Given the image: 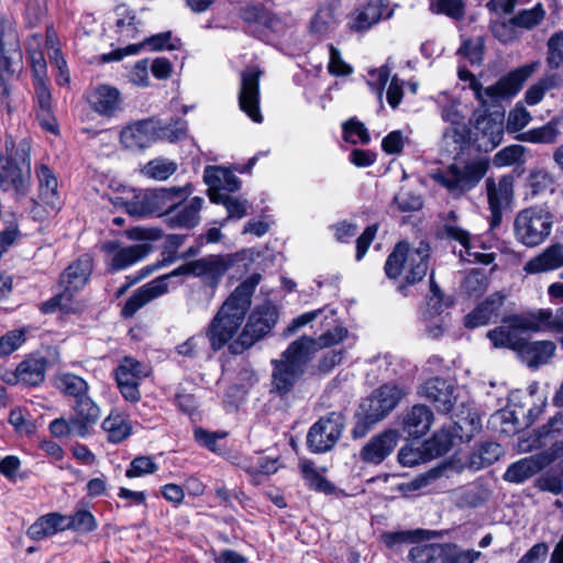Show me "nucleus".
I'll return each instance as SVG.
<instances>
[{"label":"nucleus","mask_w":563,"mask_h":563,"mask_svg":"<svg viewBox=\"0 0 563 563\" xmlns=\"http://www.w3.org/2000/svg\"><path fill=\"white\" fill-rule=\"evenodd\" d=\"M228 269V262L220 255H210L187 262L173 272L162 275L137 288L125 302L122 314L131 318L146 303L167 294L169 280L174 277L194 275L202 278L211 287H216Z\"/></svg>","instance_id":"nucleus-1"},{"label":"nucleus","mask_w":563,"mask_h":563,"mask_svg":"<svg viewBox=\"0 0 563 563\" xmlns=\"http://www.w3.org/2000/svg\"><path fill=\"white\" fill-rule=\"evenodd\" d=\"M260 280V274H253L246 278L234 289L212 319L206 335L214 351L228 344L241 328Z\"/></svg>","instance_id":"nucleus-2"},{"label":"nucleus","mask_w":563,"mask_h":563,"mask_svg":"<svg viewBox=\"0 0 563 563\" xmlns=\"http://www.w3.org/2000/svg\"><path fill=\"white\" fill-rule=\"evenodd\" d=\"M313 344L309 336H301L282 353L279 360L272 361V391L279 396L291 391L312 358Z\"/></svg>","instance_id":"nucleus-3"},{"label":"nucleus","mask_w":563,"mask_h":563,"mask_svg":"<svg viewBox=\"0 0 563 563\" xmlns=\"http://www.w3.org/2000/svg\"><path fill=\"white\" fill-rule=\"evenodd\" d=\"M22 51L16 30L10 22L0 26V106L11 117L15 109L12 82L22 70Z\"/></svg>","instance_id":"nucleus-4"},{"label":"nucleus","mask_w":563,"mask_h":563,"mask_svg":"<svg viewBox=\"0 0 563 563\" xmlns=\"http://www.w3.org/2000/svg\"><path fill=\"white\" fill-rule=\"evenodd\" d=\"M539 65V62L523 65L487 88H483L482 84L466 68L459 69V78L463 81H470V88L474 91L476 99L483 106H486L489 101L495 102L516 96L523 82L538 69Z\"/></svg>","instance_id":"nucleus-5"},{"label":"nucleus","mask_w":563,"mask_h":563,"mask_svg":"<svg viewBox=\"0 0 563 563\" xmlns=\"http://www.w3.org/2000/svg\"><path fill=\"white\" fill-rule=\"evenodd\" d=\"M428 244L420 242L411 249L407 242H399L385 263V273L389 278L404 276L407 284L420 282L428 272Z\"/></svg>","instance_id":"nucleus-6"},{"label":"nucleus","mask_w":563,"mask_h":563,"mask_svg":"<svg viewBox=\"0 0 563 563\" xmlns=\"http://www.w3.org/2000/svg\"><path fill=\"white\" fill-rule=\"evenodd\" d=\"M69 418L59 417L51 421L49 432L55 438H89L101 418L99 405L89 396L75 401Z\"/></svg>","instance_id":"nucleus-7"},{"label":"nucleus","mask_w":563,"mask_h":563,"mask_svg":"<svg viewBox=\"0 0 563 563\" xmlns=\"http://www.w3.org/2000/svg\"><path fill=\"white\" fill-rule=\"evenodd\" d=\"M487 169V161L478 158L451 164L445 168L433 172L430 176L437 184L445 188L451 196L460 198L479 183Z\"/></svg>","instance_id":"nucleus-8"},{"label":"nucleus","mask_w":563,"mask_h":563,"mask_svg":"<svg viewBox=\"0 0 563 563\" xmlns=\"http://www.w3.org/2000/svg\"><path fill=\"white\" fill-rule=\"evenodd\" d=\"M553 227V216L550 211L531 207L517 213L514 221V234L520 244L536 247L550 235Z\"/></svg>","instance_id":"nucleus-9"},{"label":"nucleus","mask_w":563,"mask_h":563,"mask_svg":"<svg viewBox=\"0 0 563 563\" xmlns=\"http://www.w3.org/2000/svg\"><path fill=\"white\" fill-rule=\"evenodd\" d=\"M277 320L278 310L274 305L265 302L255 307L250 313L242 332L230 344L231 352L240 354L253 346L273 330Z\"/></svg>","instance_id":"nucleus-10"},{"label":"nucleus","mask_w":563,"mask_h":563,"mask_svg":"<svg viewBox=\"0 0 563 563\" xmlns=\"http://www.w3.org/2000/svg\"><path fill=\"white\" fill-rule=\"evenodd\" d=\"M31 187V158L25 148L20 162L13 157H0V189L20 199L27 195Z\"/></svg>","instance_id":"nucleus-11"},{"label":"nucleus","mask_w":563,"mask_h":563,"mask_svg":"<svg viewBox=\"0 0 563 563\" xmlns=\"http://www.w3.org/2000/svg\"><path fill=\"white\" fill-rule=\"evenodd\" d=\"M151 373L148 364L132 356L122 357L114 371V377L123 398L130 402H137L141 399L140 385Z\"/></svg>","instance_id":"nucleus-12"},{"label":"nucleus","mask_w":563,"mask_h":563,"mask_svg":"<svg viewBox=\"0 0 563 563\" xmlns=\"http://www.w3.org/2000/svg\"><path fill=\"white\" fill-rule=\"evenodd\" d=\"M561 456H563V442H558L552 449L511 463L503 477L506 482L521 484Z\"/></svg>","instance_id":"nucleus-13"},{"label":"nucleus","mask_w":563,"mask_h":563,"mask_svg":"<svg viewBox=\"0 0 563 563\" xmlns=\"http://www.w3.org/2000/svg\"><path fill=\"white\" fill-rule=\"evenodd\" d=\"M344 426L343 416L339 412H330L320 418L309 430L307 442L316 453L331 450L341 437Z\"/></svg>","instance_id":"nucleus-14"},{"label":"nucleus","mask_w":563,"mask_h":563,"mask_svg":"<svg viewBox=\"0 0 563 563\" xmlns=\"http://www.w3.org/2000/svg\"><path fill=\"white\" fill-rule=\"evenodd\" d=\"M101 251L106 255L108 271L114 273L144 260L152 251V246L147 243L123 245L119 241H107L102 243Z\"/></svg>","instance_id":"nucleus-15"},{"label":"nucleus","mask_w":563,"mask_h":563,"mask_svg":"<svg viewBox=\"0 0 563 563\" xmlns=\"http://www.w3.org/2000/svg\"><path fill=\"white\" fill-rule=\"evenodd\" d=\"M485 187L490 211V228L495 229L501 222L503 212L510 208L514 200V177L504 175L497 180L487 178Z\"/></svg>","instance_id":"nucleus-16"},{"label":"nucleus","mask_w":563,"mask_h":563,"mask_svg":"<svg viewBox=\"0 0 563 563\" xmlns=\"http://www.w3.org/2000/svg\"><path fill=\"white\" fill-rule=\"evenodd\" d=\"M262 71L252 67L241 73L239 91L240 109L254 122L261 123L263 115L260 110V78Z\"/></svg>","instance_id":"nucleus-17"},{"label":"nucleus","mask_w":563,"mask_h":563,"mask_svg":"<svg viewBox=\"0 0 563 563\" xmlns=\"http://www.w3.org/2000/svg\"><path fill=\"white\" fill-rule=\"evenodd\" d=\"M157 123L154 120H141L122 129V145L132 151L144 150L156 141Z\"/></svg>","instance_id":"nucleus-18"},{"label":"nucleus","mask_w":563,"mask_h":563,"mask_svg":"<svg viewBox=\"0 0 563 563\" xmlns=\"http://www.w3.org/2000/svg\"><path fill=\"white\" fill-rule=\"evenodd\" d=\"M404 395L405 391L399 386L385 384L362 402V408H368L374 413V420H382L397 406Z\"/></svg>","instance_id":"nucleus-19"},{"label":"nucleus","mask_w":563,"mask_h":563,"mask_svg":"<svg viewBox=\"0 0 563 563\" xmlns=\"http://www.w3.org/2000/svg\"><path fill=\"white\" fill-rule=\"evenodd\" d=\"M398 439L399 434L396 430H385L363 446L360 459L367 464H380L395 450Z\"/></svg>","instance_id":"nucleus-20"},{"label":"nucleus","mask_w":563,"mask_h":563,"mask_svg":"<svg viewBox=\"0 0 563 563\" xmlns=\"http://www.w3.org/2000/svg\"><path fill=\"white\" fill-rule=\"evenodd\" d=\"M205 200L201 197H194L186 202H180L166 214L164 221L172 229L190 230L197 227L200 221V211Z\"/></svg>","instance_id":"nucleus-21"},{"label":"nucleus","mask_w":563,"mask_h":563,"mask_svg":"<svg viewBox=\"0 0 563 563\" xmlns=\"http://www.w3.org/2000/svg\"><path fill=\"white\" fill-rule=\"evenodd\" d=\"M558 442H563V415L554 416L538 430L534 438L520 441L519 448L521 451H531L547 446L552 449Z\"/></svg>","instance_id":"nucleus-22"},{"label":"nucleus","mask_w":563,"mask_h":563,"mask_svg":"<svg viewBox=\"0 0 563 563\" xmlns=\"http://www.w3.org/2000/svg\"><path fill=\"white\" fill-rule=\"evenodd\" d=\"M388 0H369L365 5L355 10L351 20V29L364 31L376 24L382 19L391 15Z\"/></svg>","instance_id":"nucleus-23"},{"label":"nucleus","mask_w":563,"mask_h":563,"mask_svg":"<svg viewBox=\"0 0 563 563\" xmlns=\"http://www.w3.org/2000/svg\"><path fill=\"white\" fill-rule=\"evenodd\" d=\"M516 396H510V404L505 408L497 410L489 418V427L500 434L512 435L522 428V418L525 410L521 407H515L512 404Z\"/></svg>","instance_id":"nucleus-24"},{"label":"nucleus","mask_w":563,"mask_h":563,"mask_svg":"<svg viewBox=\"0 0 563 563\" xmlns=\"http://www.w3.org/2000/svg\"><path fill=\"white\" fill-rule=\"evenodd\" d=\"M518 319H525L521 316H515L510 319L508 325L497 327L487 333V338L492 341L495 347H507L519 352L525 338L521 335L523 328L517 325Z\"/></svg>","instance_id":"nucleus-25"},{"label":"nucleus","mask_w":563,"mask_h":563,"mask_svg":"<svg viewBox=\"0 0 563 563\" xmlns=\"http://www.w3.org/2000/svg\"><path fill=\"white\" fill-rule=\"evenodd\" d=\"M88 102L97 113L112 117L120 108L121 96L117 88L100 85L89 93Z\"/></svg>","instance_id":"nucleus-26"},{"label":"nucleus","mask_w":563,"mask_h":563,"mask_svg":"<svg viewBox=\"0 0 563 563\" xmlns=\"http://www.w3.org/2000/svg\"><path fill=\"white\" fill-rule=\"evenodd\" d=\"M453 391L452 385L441 378L429 379L423 386L424 396L443 413L450 412L456 401Z\"/></svg>","instance_id":"nucleus-27"},{"label":"nucleus","mask_w":563,"mask_h":563,"mask_svg":"<svg viewBox=\"0 0 563 563\" xmlns=\"http://www.w3.org/2000/svg\"><path fill=\"white\" fill-rule=\"evenodd\" d=\"M517 325L534 332L544 329L563 333L562 311L553 313L550 309H540L525 319H518Z\"/></svg>","instance_id":"nucleus-28"},{"label":"nucleus","mask_w":563,"mask_h":563,"mask_svg":"<svg viewBox=\"0 0 563 563\" xmlns=\"http://www.w3.org/2000/svg\"><path fill=\"white\" fill-rule=\"evenodd\" d=\"M154 192V207L156 214L166 220V214L172 211L180 202H185L191 195V186L184 187H169L153 190Z\"/></svg>","instance_id":"nucleus-29"},{"label":"nucleus","mask_w":563,"mask_h":563,"mask_svg":"<svg viewBox=\"0 0 563 563\" xmlns=\"http://www.w3.org/2000/svg\"><path fill=\"white\" fill-rule=\"evenodd\" d=\"M563 266V245L554 244L547 247L541 254L529 260L523 271L527 274H540L559 269Z\"/></svg>","instance_id":"nucleus-30"},{"label":"nucleus","mask_w":563,"mask_h":563,"mask_svg":"<svg viewBox=\"0 0 563 563\" xmlns=\"http://www.w3.org/2000/svg\"><path fill=\"white\" fill-rule=\"evenodd\" d=\"M445 233L448 238L457 241L463 247L460 251V257L463 261L477 262L485 265H488L494 261L493 254L473 251V238L470 235L467 231L463 230L462 228L456 225H446Z\"/></svg>","instance_id":"nucleus-31"},{"label":"nucleus","mask_w":563,"mask_h":563,"mask_svg":"<svg viewBox=\"0 0 563 563\" xmlns=\"http://www.w3.org/2000/svg\"><path fill=\"white\" fill-rule=\"evenodd\" d=\"M203 179L210 187L209 196L222 190L234 192L240 189V179L230 170L219 166H207L203 173Z\"/></svg>","instance_id":"nucleus-32"},{"label":"nucleus","mask_w":563,"mask_h":563,"mask_svg":"<svg viewBox=\"0 0 563 563\" xmlns=\"http://www.w3.org/2000/svg\"><path fill=\"white\" fill-rule=\"evenodd\" d=\"M555 344L551 341L528 342L526 339L518 355L530 367L547 364L555 352Z\"/></svg>","instance_id":"nucleus-33"},{"label":"nucleus","mask_w":563,"mask_h":563,"mask_svg":"<svg viewBox=\"0 0 563 563\" xmlns=\"http://www.w3.org/2000/svg\"><path fill=\"white\" fill-rule=\"evenodd\" d=\"M432 420L433 413L427 406L416 405L404 415V431L410 437L420 438L429 431Z\"/></svg>","instance_id":"nucleus-34"},{"label":"nucleus","mask_w":563,"mask_h":563,"mask_svg":"<svg viewBox=\"0 0 563 563\" xmlns=\"http://www.w3.org/2000/svg\"><path fill=\"white\" fill-rule=\"evenodd\" d=\"M91 272L92 261L84 255L65 269L59 279L60 286L79 290L87 284Z\"/></svg>","instance_id":"nucleus-35"},{"label":"nucleus","mask_w":563,"mask_h":563,"mask_svg":"<svg viewBox=\"0 0 563 563\" xmlns=\"http://www.w3.org/2000/svg\"><path fill=\"white\" fill-rule=\"evenodd\" d=\"M504 303V297L499 294L489 296L484 302L478 305L471 313L465 317L467 328H477L487 324L498 316V311Z\"/></svg>","instance_id":"nucleus-36"},{"label":"nucleus","mask_w":563,"mask_h":563,"mask_svg":"<svg viewBox=\"0 0 563 563\" xmlns=\"http://www.w3.org/2000/svg\"><path fill=\"white\" fill-rule=\"evenodd\" d=\"M144 46H148L152 51L178 49L180 47V41L178 38L173 40L170 32L158 33L150 37H145L137 44H130L124 48L117 51L114 53L117 55L115 59H120L124 55H134Z\"/></svg>","instance_id":"nucleus-37"},{"label":"nucleus","mask_w":563,"mask_h":563,"mask_svg":"<svg viewBox=\"0 0 563 563\" xmlns=\"http://www.w3.org/2000/svg\"><path fill=\"white\" fill-rule=\"evenodd\" d=\"M46 365L44 357H27L18 365L14 379L23 385L37 386L44 382Z\"/></svg>","instance_id":"nucleus-38"},{"label":"nucleus","mask_w":563,"mask_h":563,"mask_svg":"<svg viewBox=\"0 0 563 563\" xmlns=\"http://www.w3.org/2000/svg\"><path fill=\"white\" fill-rule=\"evenodd\" d=\"M53 384L62 394L75 401L89 397V385L82 377L69 372H59L53 378Z\"/></svg>","instance_id":"nucleus-39"},{"label":"nucleus","mask_w":563,"mask_h":563,"mask_svg":"<svg viewBox=\"0 0 563 563\" xmlns=\"http://www.w3.org/2000/svg\"><path fill=\"white\" fill-rule=\"evenodd\" d=\"M65 516L51 512L40 517L27 529V537L32 540H42L65 530Z\"/></svg>","instance_id":"nucleus-40"},{"label":"nucleus","mask_w":563,"mask_h":563,"mask_svg":"<svg viewBox=\"0 0 563 563\" xmlns=\"http://www.w3.org/2000/svg\"><path fill=\"white\" fill-rule=\"evenodd\" d=\"M450 543L418 544L410 549L409 559L413 563H446Z\"/></svg>","instance_id":"nucleus-41"},{"label":"nucleus","mask_w":563,"mask_h":563,"mask_svg":"<svg viewBox=\"0 0 563 563\" xmlns=\"http://www.w3.org/2000/svg\"><path fill=\"white\" fill-rule=\"evenodd\" d=\"M36 175L42 201L49 207L51 210L57 209L59 198L57 194L58 184L56 176L46 165L38 166L36 168Z\"/></svg>","instance_id":"nucleus-42"},{"label":"nucleus","mask_w":563,"mask_h":563,"mask_svg":"<svg viewBox=\"0 0 563 563\" xmlns=\"http://www.w3.org/2000/svg\"><path fill=\"white\" fill-rule=\"evenodd\" d=\"M102 430L107 433V439L112 443H120L132 433L130 420L120 412L111 411L102 421Z\"/></svg>","instance_id":"nucleus-43"},{"label":"nucleus","mask_w":563,"mask_h":563,"mask_svg":"<svg viewBox=\"0 0 563 563\" xmlns=\"http://www.w3.org/2000/svg\"><path fill=\"white\" fill-rule=\"evenodd\" d=\"M468 125L449 126L442 135V147L452 156L461 154L470 141Z\"/></svg>","instance_id":"nucleus-44"},{"label":"nucleus","mask_w":563,"mask_h":563,"mask_svg":"<svg viewBox=\"0 0 563 563\" xmlns=\"http://www.w3.org/2000/svg\"><path fill=\"white\" fill-rule=\"evenodd\" d=\"M115 33L121 42L135 38L139 34L140 21L135 14L125 5H119L115 9Z\"/></svg>","instance_id":"nucleus-45"},{"label":"nucleus","mask_w":563,"mask_h":563,"mask_svg":"<svg viewBox=\"0 0 563 563\" xmlns=\"http://www.w3.org/2000/svg\"><path fill=\"white\" fill-rule=\"evenodd\" d=\"M547 15V10L541 2L530 9H522L511 16V23L523 31H531L540 26Z\"/></svg>","instance_id":"nucleus-46"},{"label":"nucleus","mask_w":563,"mask_h":563,"mask_svg":"<svg viewBox=\"0 0 563 563\" xmlns=\"http://www.w3.org/2000/svg\"><path fill=\"white\" fill-rule=\"evenodd\" d=\"M75 289H68L63 287V291L45 301L41 306V310L44 313H52L56 310L64 312H75L79 309V303L75 299Z\"/></svg>","instance_id":"nucleus-47"},{"label":"nucleus","mask_w":563,"mask_h":563,"mask_svg":"<svg viewBox=\"0 0 563 563\" xmlns=\"http://www.w3.org/2000/svg\"><path fill=\"white\" fill-rule=\"evenodd\" d=\"M210 200L214 203L223 205L228 211V217L220 223L221 227L230 219H242L247 212V201L236 197H231L224 192L211 194Z\"/></svg>","instance_id":"nucleus-48"},{"label":"nucleus","mask_w":563,"mask_h":563,"mask_svg":"<svg viewBox=\"0 0 563 563\" xmlns=\"http://www.w3.org/2000/svg\"><path fill=\"white\" fill-rule=\"evenodd\" d=\"M34 92L35 99L41 110L38 114L42 125L53 132L52 121L46 119L49 117L51 108H52V96L48 86L46 85L44 79H34Z\"/></svg>","instance_id":"nucleus-49"},{"label":"nucleus","mask_w":563,"mask_h":563,"mask_svg":"<svg viewBox=\"0 0 563 563\" xmlns=\"http://www.w3.org/2000/svg\"><path fill=\"white\" fill-rule=\"evenodd\" d=\"M560 136L558 123L553 120L540 128H533L522 133L519 140L530 143L552 144Z\"/></svg>","instance_id":"nucleus-50"},{"label":"nucleus","mask_w":563,"mask_h":563,"mask_svg":"<svg viewBox=\"0 0 563 563\" xmlns=\"http://www.w3.org/2000/svg\"><path fill=\"white\" fill-rule=\"evenodd\" d=\"M177 164L174 161L157 157L144 165L142 174L154 180H166L177 170Z\"/></svg>","instance_id":"nucleus-51"},{"label":"nucleus","mask_w":563,"mask_h":563,"mask_svg":"<svg viewBox=\"0 0 563 563\" xmlns=\"http://www.w3.org/2000/svg\"><path fill=\"white\" fill-rule=\"evenodd\" d=\"M124 207L128 213L134 217H145L156 213L153 190L141 191L134 195L132 200L124 202Z\"/></svg>","instance_id":"nucleus-52"},{"label":"nucleus","mask_w":563,"mask_h":563,"mask_svg":"<svg viewBox=\"0 0 563 563\" xmlns=\"http://www.w3.org/2000/svg\"><path fill=\"white\" fill-rule=\"evenodd\" d=\"M453 439L454 437L450 430L441 429L423 443V448L431 459L438 457L450 451Z\"/></svg>","instance_id":"nucleus-53"},{"label":"nucleus","mask_w":563,"mask_h":563,"mask_svg":"<svg viewBox=\"0 0 563 563\" xmlns=\"http://www.w3.org/2000/svg\"><path fill=\"white\" fill-rule=\"evenodd\" d=\"M244 19L249 21L254 20L278 35L285 34L287 29L286 24L282 21L280 18L275 14L264 12L258 8H252L251 10H247L244 14Z\"/></svg>","instance_id":"nucleus-54"},{"label":"nucleus","mask_w":563,"mask_h":563,"mask_svg":"<svg viewBox=\"0 0 563 563\" xmlns=\"http://www.w3.org/2000/svg\"><path fill=\"white\" fill-rule=\"evenodd\" d=\"M40 45V37L37 35H33L30 37L26 46L34 79H45L46 77V62L42 51L37 49Z\"/></svg>","instance_id":"nucleus-55"},{"label":"nucleus","mask_w":563,"mask_h":563,"mask_svg":"<svg viewBox=\"0 0 563 563\" xmlns=\"http://www.w3.org/2000/svg\"><path fill=\"white\" fill-rule=\"evenodd\" d=\"M65 530L88 533L97 529L95 516L86 509H79L70 517L65 516Z\"/></svg>","instance_id":"nucleus-56"},{"label":"nucleus","mask_w":563,"mask_h":563,"mask_svg":"<svg viewBox=\"0 0 563 563\" xmlns=\"http://www.w3.org/2000/svg\"><path fill=\"white\" fill-rule=\"evenodd\" d=\"M300 470L307 485L310 488L325 494L333 493L334 486L317 472L311 462H302L300 464Z\"/></svg>","instance_id":"nucleus-57"},{"label":"nucleus","mask_w":563,"mask_h":563,"mask_svg":"<svg viewBox=\"0 0 563 563\" xmlns=\"http://www.w3.org/2000/svg\"><path fill=\"white\" fill-rule=\"evenodd\" d=\"M158 465L152 456L140 455L134 457L125 471L129 478L142 477L157 472Z\"/></svg>","instance_id":"nucleus-58"},{"label":"nucleus","mask_w":563,"mask_h":563,"mask_svg":"<svg viewBox=\"0 0 563 563\" xmlns=\"http://www.w3.org/2000/svg\"><path fill=\"white\" fill-rule=\"evenodd\" d=\"M26 340L25 329H14L0 336V356L5 357L19 350Z\"/></svg>","instance_id":"nucleus-59"},{"label":"nucleus","mask_w":563,"mask_h":563,"mask_svg":"<svg viewBox=\"0 0 563 563\" xmlns=\"http://www.w3.org/2000/svg\"><path fill=\"white\" fill-rule=\"evenodd\" d=\"M525 155V147L519 144L506 146L498 151L493 158V164L496 167H505L522 162Z\"/></svg>","instance_id":"nucleus-60"},{"label":"nucleus","mask_w":563,"mask_h":563,"mask_svg":"<svg viewBox=\"0 0 563 563\" xmlns=\"http://www.w3.org/2000/svg\"><path fill=\"white\" fill-rule=\"evenodd\" d=\"M430 9L437 14H445L452 19H462L465 5L462 0H431Z\"/></svg>","instance_id":"nucleus-61"},{"label":"nucleus","mask_w":563,"mask_h":563,"mask_svg":"<svg viewBox=\"0 0 563 563\" xmlns=\"http://www.w3.org/2000/svg\"><path fill=\"white\" fill-rule=\"evenodd\" d=\"M547 63L550 68L555 69L563 65V31L551 35L547 42Z\"/></svg>","instance_id":"nucleus-62"},{"label":"nucleus","mask_w":563,"mask_h":563,"mask_svg":"<svg viewBox=\"0 0 563 563\" xmlns=\"http://www.w3.org/2000/svg\"><path fill=\"white\" fill-rule=\"evenodd\" d=\"M343 137L346 142L357 144H367L371 141L369 134L365 125L354 119L343 124Z\"/></svg>","instance_id":"nucleus-63"},{"label":"nucleus","mask_w":563,"mask_h":563,"mask_svg":"<svg viewBox=\"0 0 563 563\" xmlns=\"http://www.w3.org/2000/svg\"><path fill=\"white\" fill-rule=\"evenodd\" d=\"M431 457L426 452L423 445L421 448H413L406 445L400 449L398 453V461L402 466L412 467L420 463L430 460Z\"/></svg>","instance_id":"nucleus-64"}]
</instances>
